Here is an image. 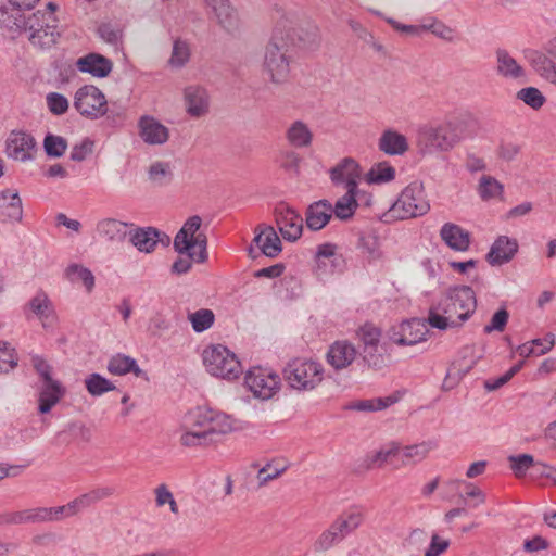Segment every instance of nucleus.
Returning a JSON list of instances; mask_svg holds the SVG:
<instances>
[{
	"label": "nucleus",
	"mask_w": 556,
	"mask_h": 556,
	"mask_svg": "<svg viewBox=\"0 0 556 556\" xmlns=\"http://www.w3.org/2000/svg\"><path fill=\"white\" fill-rule=\"evenodd\" d=\"M355 195L356 189H346V193L338 199L336 205L332 206L336 217L345 220L354 215L358 206Z\"/></svg>",
	"instance_id": "38"
},
{
	"label": "nucleus",
	"mask_w": 556,
	"mask_h": 556,
	"mask_svg": "<svg viewBox=\"0 0 556 556\" xmlns=\"http://www.w3.org/2000/svg\"><path fill=\"white\" fill-rule=\"evenodd\" d=\"M361 248L362 252L371 261L378 260L381 256V251L375 237L362 238Z\"/></svg>",
	"instance_id": "60"
},
{
	"label": "nucleus",
	"mask_w": 556,
	"mask_h": 556,
	"mask_svg": "<svg viewBox=\"0 0 556 556\" xmlns=\"http://www.w3.org/2000/svg\"><path fill=\"white\" fill-rule=\"evenodd\" d=\"M293 20L282 16L275 26L273 37L265 49L263 67L270 81L285 84L290 74V46L293 45Z\"/></svg>",
	"instance_id": "2"
},
{
	"label": "nucleus",
	"mask_w": 556,
	"mask_h": 556,
	"mask_svg": "<svg viewBox=\"0 0 556 556\" xmlns=\"http://www.w3.org/2000/svg\"><path fill=\"white\" fill-rule=\"evenodd\" d=\"M210 415L207 418L208 428L207 431H210V439L208 442L212 441V435L214 434H225L231 431L232 426L229 420V417L226 416L223 413L214 412L210 409Z\"/></svg>",
	"instance_id": "46"
},
{
	"label": "nucleus",
	"mask_w": 556,
	"mask_h": 556,
	"mask_svg": "<svg viewBox=\"0 0 556 556\" xmlns=\"http://www.w3.org/2000/svg\"><path fill=\"white\" fill-rule=\"evenodd\" d=\"M517 98L534 110L543 106L546 99L535 87H526L517 92Z\"/></svg>",
	"instance_id": "50"
},
{
	"label": "nucleus",
	"mask_w": 556,
	"mask_h": 556,
	"mask_svg": "<svg viewBox=\"0 0 556 556\" xmlns=\"http://www.w3.org/2000/svg\"><path fill=\"white\" fill-rule=\"evenodd\" d=\"M401 452L397 443L391 442L384 447L368 453L358 464L356 472L368 471L374 468H382L391 457L396 456Z\"/></svg>",
	"instance_id": "25"
},
{
	"label": "nucleus",
	"mask_w": 556,
	"mask_h": 556,
	"mask_svg": "<svg viewBox=\"0 0 556 556\" xmlns=\"http://www.w3.org/2000/svg\"><path fill=\"white\" fill-rule=\"evenodd\" d=\"M59 33L56 31V25L53 28H43L41 31L31 33L28 36L30 43L34 47L40 49H48L56 42Z\"/></svg>",
	"instance_id": "48"
},
{
	"label": "nucleus",
	"mask_w": 556,
	"mask_h": 556,
	"mask_svg": "<svg viewBox=\"0 0 556 556\" xmlns=\"http://www.w3.org/2000/svg\"><path fill=\"white\" fill-rule=\"evenodd\" d=\"M421 28H424V31H430L444 41L453 42L455 40V29L440 20L432 18L430 23L422 24Z\"/></svg>",
	"instance_id": "49"
},
{
	"label": "nucleus",
	"mask_w": 556,
	"mask_h": 556,
	"mask_svg": "<svg viewBox=\"0 0 556 556\" xmlns=\"http://www.w3.org/2000/svg\"><path fill=\"white\" fill-rule=\"evenodd\" d=\"M504 191L503 185L492 176H482L478 185V193L482 200L488 201L501 198Z\"/></svg>",
	"instance_id": "43"
},
{
	"label": "nucleus",
	"mask_w": 556,
	"mask_h": 556,
	"mask_svg": "<svg viewBox=\"0 0 556 556\" xmlns=\"http://www.w3.org/2000/svg\"><path fill=\"white\" fill-rule=\"evenodd\" d=\"M442 241L452 250L465 252L470 245V233L460 226L445 223L440 230Z\"/></svg>",
	"instance_id": "27"
},
{
	"label": "nucleus",
	"mask_w": 556,
	"mask_h": 556,
	"mask_svg": "<svg viewBox=\"0 0 556 556\" xmlns=\"http://www.w3.org/2000/svg\"><path fill=\"white\" fill-rule=\"evenodd\" d=\"M359 177V166L351 157L343 159L330 169L331 181L336 185L344 184L346 189H357Z\"/></svg>",
	"instance_id": "19"
},
{
	"label": "nucleus",
	"mask_w": 556,
	"mask_h": 556,
	"mask_svg": "<svg viewBox=\"0 0 556 556\" xmlns=\"http://www.w3.org/2000/svg\"><path fill=\"white\" fill-rule=\"evenodd\" d=\"M188 319L195 332H203L212 327L215 320L214 313L208 308H201L188 315Z\"/></svg>",
	"instance_id": "47"
},
{
	"label": "nucleus",
	"mask_w": 556,
	"mask_h": 556,
	"mask_svg": "<svg viewBox=\"0 0 556 556\" xmlns=\"http://www.w3.org/2000/svg\"><path fill=\"white\" fill-rule=\"evenodd\" d=\"M477 308L475 291L468 286L446 290L440 301L429 309L427 323L440 330L462 326Z\"/></svg>",
	"instance_id": "1"
},
{
	"label": "nucleus",
	"mask_w": 556,
	"mask_h": 556,
	"mask_svg": "<svg viewBox=\"0 0 556 556\" xmlns=\"http://www.w3.org/2000/svg\"><path fill=\"white\" fill-rule=\"evenodd\" d=\"M56 25V18L51 12L37 11L26 17L24 31H41L43 28H53Z\"/></svg>",
	"instance_id": "39"
},
{
	"label": "nucleus",
	"mask_w": 556,
	"mask_h": 556,
	"mask_svg": "<svg viewBox=\"0 0 556 556\" xmlns=\"http://www.w3.org/2000/svg\"><path fill=\"white\" fill-rule=\"evenodd\" d=\"M260 232L255 236L254 242L262 253L268 257H276L281 252V241L273 226H258Z\"/></svg>",
	"instance_id": "31"
},
{
	"label": "nucleus",
	"mask_w": 556,
	"mask_h": 556,
	"mask_svg": "<svg viewBox=\"0 0 556 556\" xmlns=\"http://www.w3.org/2000/svg\"><path fill=\"white\" fill-rule=\"evenodd\" d=\"M468 122L466 117H453L419 127L416 139L418 152L432 155L451 151L466 137Z\"/></svg>",
	"instance_id": "3"
},
{
	"label": "nucleus",
	"mask_w": 556,
	"mask_h": 556,
	"mask_svg": "<svg viewBox=\"0 0 556 556\" xmlns=\"http://www.w3.org/2000/svg\"><path fill=\"white\" fill-rule=\"evenodd\" d=\"M85 386L87 391L92 396H100L104 394L105 392L115 390V384L112 383L109 379L104 378L100 374H90L85 379Z\"/></svg>",
	"instance_id": "45"
},
{
	"label": "nucleus",
	"mask_w": 556,
	"mask_h": 556,
	"mask_svg": "<svg viewBox=\"0 0 556 556\" xmlns=\"http://www.w3.org/2000/svg\"><path fill=\"white\" fill-rule=\"evenodd\" d=\"M46 102L49 111L54 115H63L70 108L67 98L59 92H49L46 96Z\"/></svg>",
	"instance_id": "54"
},
{
	"label": "nucleus",
	"mask_w": 556,
	"mask_h": 556,
	"mask_svg": "<svg viewBox=\"0 0 556 556\" xmlns=\"http://www.w3.org/2000/svg\"><path fill=\"white\" fill-rule=\"evenodd\" d=\"M23 217L22 200L16 190L7 189L0 193V222L16 223Z\"/></svg>",
	"instance_id": "21"
},
{
	"label": "nucleus",
	"mask_w": 556,
	"mask_h": 556,
	"mask_svg": "<svg viewBox=\"0 0 556 556\" xmlns=\"http://www.w3.org/2000/svg\"><path fill=\"white\" fill-rule=\"evenodd\" d=\"M186 112L193 118H199L210 112L211 98L206 88L201 85H189L182 90Z\"/></svg>",
	"instance_id": "13"
},
{
	"label": "nucleus",
	"mask_w": 556,
	"mask_h": 556,
	"mask_svg": "<svg viewBox=\"0 0 556 556\" xmlns=\"http://www.w3.org/2000/svg\"><path fill=\"white\" fill-rule=\"evenodd\" d=\"M274 214L276 225L282 238L290 242L296 241L303 231V218L301 215L283 203L275 207Z\"/></svg>",
	"instance_id": "12"
},
{
	"label": "nucleus",
	"mask_w": 556,
	"mask_h": 556,
	"mask_svg": "<svg viewBox=\"0 0 556 556\" xmlns=\"http://www.w3.org/2000/svg\"><path fill=\"white\" fill-rule=\"evenodd\" d=\"M426 320L414 318L404 321L397 330H393L390 339L399 345H414L426 340Z\"/></svg>",
	"instance_id": "15"
},
{
	"label": "nucleus",
	"mask_w": 556,
	"mask_h": 556,
	"mask_svg": "<svg viewBox=\"0 0 556 556\" xmlns=\"http://www.w3.org/2000/svg\"><path fill=\"white\" fill-rule=\"evenodd\" d=\"M98 31L100 37L110 45L116 46L122 40V30L114 28L110 24H102Z\"/></svg>",
	"instance_id": "62"
},
{
	"label": "nucleus",
	"mask_w": 556,
	"mask_h": 556,
	"mask_svg": "<svg viewBox=\"0 0 556 556\" xmlns=\"http://www.w3.org/2000/svg\"><path fill=\"white\" fill-rule=\"evenodd\" d=\"M380 151L388 155H403L409 149L407 138L393 129L384 130L378 141Z\"/></svg>",
	"instance_id": "29"
},
{
	"label": "nucleus",
	"mask_w": 556,
	"mask_h": 556,
	"mask_svg": "<svg viewBox=\"0 0 556 556\" xmlns=\"http://www.w3.org/2000/svg\"><path fill=\"white\" fill-rule=\"evenodd\" d=\"M395 177V169L389 163L382 162L372 166L366 175L368 184H384L393 180Z\"/></svg>",
	"instance_id": "44"
},
{
	"label": "nucleus",
	"mask_w": 556,
	"mask_h": 556,
	"mask_svg": "<svg viewBox=\"0 0 556 556\" xmlns=\"http://www.w3.org/2000/svg\"><path fill=\"white\" fill-rule=\"evenodd\" d=\"M73 105L84 117L98 119L108 112V101L104 93L93 85L78 88L74 96Z\"/></svg>",
	"instance_id": "9"
},
{
	"label": "nucleus",
	"mask_w": 556,
	"mask_h": 556,
	"mask_svg": "<svg viewBox=\"0 0 556 556\" xmlns=\"http://www.w3.org/2000/svg\"><path fill=\"white\" fill-rule=\"evenodd\" d=\"M529 62L533 70L543 78L551 81L556 75V65L545 54L532 51L529 54Z\"/></svg>",
	"instance_id": "40"
},
{
	"label": "nucleus",
	"mask_w": 556,
	"mask_h": 556,
	"mask_svg": "<svg viewBox=\"0 0 556 556\" xmlns=\"http://www.w3.org/2000/svg\"><path fill=\"white\" fill-rule=\"evenodd\" d=\"M363 521L361 513H351L346 516H340L329 528L324 530L314 543L316 552H325L334 544L342 541L345 535L354 531Z\"/></svg>",
	"instance_id": "8"
},
{
	"label": "nucleus",
	"mask_w": 556,
	"mask_h": 556,
	"mask_svg": "<svg viewBox=\"0 0 556 556\" xmlns=\"http://www.w3.org/2000/svg\"><path fill=\"white\" fill-rule=\"evenodd\" d=\"M134 224L125 223L116 218H103L96 225V230L99 237L110 242L122 243L130 233L129 228Z\"/></svg>",
	"instance_id": "22"
},
{
	"label": "nucleus",
	"mask_w": 556,
	"mask_h": 556,
	"mask_svg": "<svg viewBox=\"0 0 556 556\" xmlns=\"http://www.w3.org/2000/svg\"><path fill=\"white\" fill-rule=\"evenodd\" d=\"M508 460L510 463V468L514 471L517 478H520L526 475V472L532 468V472L534 471V462L533 457L529 454H520L516 456H509Z\"/></svg>",
	"instance_id": "52"
},
{
	"label": "nucleus",
	"mask_w": 556,
	"mask_h": 556,
	"mask_svg": "<svg viewBox=\"0 0 556 556\" xmlns=\"http://www.w3.org/2000/svg\"><path fill=\"white\" fill-rule=\"evenodd\" d=\"M508 318H509V314L505 308L498 309L492 316L491 323L489 325L484 326V329H483L484 332L485 333H491L493 331L502 332L507 325Z\"/></svg>",
	"instance_id": "58"
},
{
	"label": "nucleus",
	"mask_w": 556,
	"mask_h": 556,
	"mask_svg": "<svg viewBox=\"0 0 556 556\" xmlns=\"http://www.w3.org/2000/svg\"><path fill=\"white\" fill-rule=\"evenodd\" d=\"M450 542L447 540H442L438 534H433L431 536V542L428 549L425 553V556H440L443 552L447 549Z\"/></svg>",
	"instance_id": "64"
},
{
	"label": "nucleus",
	"mask_w": 556,
	"mask_h": 556,
	"mask_svg": "<svg viewBox=\"0 0 556 556\" xmlns=\"http://www.w3.org/2000/svg\"><path fill=\"white\" fill-rule=\"evenodd\" d=\"M27 307L41 321L43 328L52 327L56 321L53 304L48 294L38 291L27 303Z\"/></svg>",
	"instance_id": "24"
},
{
	"label": "nucleus",
	"mask_w": 556,
	"mask_h": 556,
	"mask_svg": "<svg viewBox=\"0 0 556 556\" xmlns=\"http://www.w3.org/2000/svg\"><path fill=\"white\" fill-rule=\"evenodd\" d=\"M430 210L426 198L424 185L420 181H413L399 195L391 207L392 214L399 219H407L422 216Z\"/></svg>",
	"instance_id": "7"
},
{
	"label": "nucleus",
	"mask_w": 556,
	"mask_h": 556,
	"mask_svg": "<svg viewBox=\"0 0 556 556\" xmlns=\"http://www.w3.org/2000/svg\"><path fill=\"white\" fill-rule=\"evenodd\" d=\"M496 66L495 71L498 76L506 79L519 80L526 77L525 68L517 60L505 49L495 51Z\"/></svg>",
	"instance_id": "26"
},
{
	"label": "nucleus",
	"mask_w": 556,
	"mask_h": 556,
	"mask_svg": "<svg viewBox=\"0 0 556 556\" xmlns=\"http://www.w3.org/2000/svg\"><path fill=\"white\" fill-rule=\"evenodd\" d=\"M355 356L356 350L351 343L337 341L330 345L327 352V362L334 369L340 370L351 365Z\"/></svg>",
	"instance_id": "28"
},
{
	"label": "nucleus",
	"mask_w": 556,
	"mask_h": 556,
	"mask_svg": "<svg viewBox=\"0 0 556 556\" xmlns=\"http://www.w3.org/2000/svg\"><path fill=\"white\" fill-rule=\"evenodd\" d=\"M361 340L364 343V359L369 365L378 366L380 363L379 356H376L374 352L377 350V345L380 340V331L372 325H365L359 330Z\"/></svg>",
	"instance_id": "33"
},
{
	"label": "nucleus",
	"mask_w": 556,
	"mask_h": 556,
	"mask_svg": "<svg viewBox=\"0 0 556 556\" xmlns=\"http://www.w3.org/2000/svg\"><path fill=\"white\" fill-rule=\"evenodd\" d=\"M75 66L80 73L90 74L97 78H105L113 70V62L102 54L90 52L78 58Z\"/></svg>",
	"instance_id": "18"
},
{
	"label": "nucleus",
	"mask_w": 556,
	"mask_h": 556,
	"mask_svg": "<svg viewBox=\"0 0 556 556\" xmlns=\"http://www.w3.org/2000/svg\"><path fill=\"white\" fill-rule=\"evenodd\" d=\"M288 387L299 392H309L324 380V366L311 358L295 357L282 370Z\"/></svg>",
	"instance_id": "4"
},
{
	"label": "nucleus",
	"mask_w": 556,
	"mask_h": 556,
	"mask_svg": "<svg viewBox=\"0 0 556 556\" xmlns=\"http://www.w3.org/2000/svg\"><path fill=\"white\" fill-rule=\"evenodd\" d=\"M93 142L86 138L79 144L73 147L71 151V160L81 162L92 153Z\"/></svg>",
	"instance_id": "61"
},
{
	"label": "nucleus",
	"mask_w": 556,
	"mask_h": 556,
	"mask_svg": "<svg viewBox=\"0 0 556 556\" xmlns=\"http://www.w3.org/2000/svg\"><path fill=\"white\" fill-rule=\"evenodd\" d=\"M191 49L190 45L180 38H177L173 42V50L168 60V65L172 68H182L190 61Z\"/></svg>",
	"instance_id": "42"
},
{
	"label": "nucleus",
	"mask_w": 556,
	"mask_h": 556,
	"mask_svg": "<svg viewBox=\"0 0 556 556\" xmlns=\"http://www.w3.org/2000/svg\"><path fill=\"white\" fill-rule=\"evenodd\" d=\"M139 136L150 146H161L169 138L168 128L155 117L143 115L138 121Z\"/></svg>",
	"instance_id": "16"
},
{
	"label": "nucleus",
	"mask_w": 556,
	"mask_h": 556,
	"mask_svg": "<svg viewBox=\"0 0 556 556\" xmlns=\"http://www.w3.org/2000/svg\"><path fill=\"white\" fill-rule=\"evenodd\" d=\"M106 369L110 374L116 376H124L128 372H132L137 377L144 375L135 358L119 353L109 359Z\"/></svg>",
	"instance_id": "35"
},
{
	"label": "nucleus",
	"mask_w": 556,
	"mask_h": 556,
	"mask_svg": "<svg viewBox=\"0 0 556 556\" xmlns=\"http://www.w3.org/2000/svg\"><path fill=\"white\" fill-rule=\"evenodd\" d=\"M201 224L202 218L199 215L189 217L174 238V249L179 254L194 257L198 250V263H203L207 258V238L205 233L199 232Z\"/></svg>",
	"instance_id": "5"
},
{
	"label": "nucleus",
	"mask_w": 556,
	"mask_h": 556,
	"mask_svg": "<svg viewBox=\"0 0 556 556\" xmlns=\"http://www.w3.org/2000/svg\"><path fill=\"white\" fill-rule=\"evenodd\" d=\"M22 9L14 5L12 9L5 7L0 9V24L13 36L21 35L25 29L26 16L22 13Z\"/></svg>",
	"instance_id": "34"
},
{
	"label": "nucleus",
	"mask_w": 556,
	"mask_h": 556,
	"mask_svg": "<svg viewBox=\"0 0 556 556\" xmlns=\"http://www.w3.org/2000/svg\"><path fill=\"white\" fill-rule=\"evenodd\" d=\"M170 175L169 165L163 162L153 163L148 170L149 179L159 186L165 185Z\"/></svg>",
	"instance_id": "55"
},
{
	"label": "nucleus",
	"mask_w": 556,
	"mask_h": 556,
	"mask_svg": "<svg viewBox=\"0 0 556 556\" xmlns=\"http://www.w3.org/2000/svg\"><path fill=\"white\" fill-rule=\"evenodd\" d=\"M332 214L333 210L329 201L314 202L306 211V225L312 230H320L328 224Z\"/></svg>",
	"instance_id": "30"
},
{
	"label": "nucleus",
	"mask_w": 556,
	"mask_h": 556,
	"mask_svg": "<svg viewBox=\"0 0 556 556\" xmlns=\"http://www.w3.org/2000/svg\"><path fill=\"white\" fill-rule=\"evenodd\" d=\"M288 143L295 149L308 148L313 142V132L302 121H295L290 124L286 130Z\"/></svg>",
	"instance_id": "32"
},
{
	"label": "nucleus",
	"mask_w": 556,
	"mask_h": 556,
	"mask_svg": "<svg viewBox=\"0 0 556 556\" xmlns=\"http://www.w3.org/2000/svg\"><path fill=\"white\" fill-rule=\"evenodd\" d=\"M17 365L14 350L7 342H0V371L8 372Z\"/></svg>",
	"instance_id": "56"
},
{
	"label": "nucleus",
	"mask_w": 556,
	"mask_h": 556,
	"mask_svg": "<svg viewBox=\"0 0 556 556\" xmlns=\"http://www.w3.org/2000/svg\"><path fill=\"white\" fill-rule=\"evenodd\" d=\"M25 518L26 523H37V522H52L51 509L50 507H38L31 509H25Z\"/></svg>",
	"instance_id": "57"
},
{
	"label": "nucleus",
	"mask_w": 556,
	"mask_h": 556,
	"mask_svg": "<svg viewBox=\"0 0 556 556\" xmlns=\"http://www.w3.org/2000/svg\"><path fill=\"white\" fill-rule=\"evenodd\" d=\"M244 382L253 395L261 400L271 399L281 386L279 375L271 369L263 367H254L250 369L245 377Z\"/></svg>",
	"instance_id": "11"
},
{
	"label": "nucleus",
	"mask_w": 556,
	"mask_h": 556,
	"mask_svg": "<svg viewBox=\"0 0 556 556\" xmlns=\"http://www.w3.org/2000/svg\"><path fill=\"white\" fill-rule=\"evenodd\" d=\"M65 277L72 283L81 281L87 292H91L94 287V276L90 269L79 264H71L65 269Z\"/></svg>",
	"instance_id": "41"
},
{
	"label": "nucleus",
	"mask_w": 556,
	"mask_h": 556,
	"mask_svg": "<svg viewBox=\"0 0 556 556\" xmlns=\"http://www.w3.org/2000/svg\"><path fill=\"white\" fill-rule=\"evenodd\" d=\"M66 389L55 379L42 381L38 393V410L40 414L49 413L62 397L65 395Z\"/></svg>",
	"instance_id": "23"
},
{
	"label": "nucleus",
	"mask_w": 556,
	"mask_h": 556,
	"mask_svg": "<svg viewBox=\"0 0 556 556\" xmlns=\"http://www.w3.org/2000/svg\"><path fill=\"white\" fill-rule=\"evenodd\" d=\"M518 251V242L514 238L500 236L492 244L486 261L492 266H500L508 263Z\"/></svg>",
	"instance_id": "20"
},
{
	"label": "nucleus",
	"mask_w": 556,
	"mask_h": 556,
	"mask_svg": "<svg viewBox=\"0 0 556 556\" xmlns=\"http://www.w3.org/2000/svg\"><path fill=\"white\" fill-rule=\"evenodd\" d=\"M300 163H301V157L294 151H287L281 154L280 166L285 170L298 173Z\"/></svg>",
	"instance_id": "63"
},
{
	"label": "nucleus",
	"mask_w": 556,
	"mask_h": 556,
	"mask_svg": "<svg viewBox=\"0 0 556 556\" xmlns=\"http://www.w3.org/2000/svg\"><path fill=\"white\" fill-rule=\"evenodd\" d=\"M287 470V466H277L274 462L267 463L258 469L256 479L258 486H264L274 479L280 477Z\"/></svg>",
	"instance_id": "53"
},
{
	"label": "nucleus",
	"mask_w": 556,
	"mask_h": 556,
	"mask_svg": "<svg viewBox=\"0 0 556 556\" xmlns=\"http://www.w3.org/2000/svg\"><path fill=\"white\" fill-rule=\"evenodd\" d=\"M203 364L206 370L215 377L236 379L242 372L237 356L224 345H212L203 351Z\"/></svg>",
	"instance_id": "6"
},
{
	"label": "nucleus",
	"mask_w": 556,
	"mask_h": 556,
	"mask_svg": "<svg viewBox=\"0 0 556 556\" xmlns=\"http://www.w3.org/2000/svg\"><path fill=\"white\" fill-rule=\"evenodd\" d=\"M43 148L49 156L60 157L67 149V141L61 136L48 134L43 140Z\"/></svg>",
	"instance_id": "51"
},
{
	"label": "nucleus",
	"mask_w": 556,
	"mask_h": 556,
	"mask_svg": "<svg viewBox=\"0 0 556 556\" xmlns=\"http://www.w3.org/2000/svg\"><path fill=\"white\" fill-rule=\"evenodd\" d=\"M218 25L227 33H235L239 29L240 23L237 11L229 0H204Z\"/></svg>",
	"instance_id": "17"
},
{
	"label": "nucleus",
	"mask_w": 556,
	"mask_h": 556,
	"mask_svg": "<svg viewBox=\"0 0 556 556\" xmlns=\"http://www.w3.org/2000/svg\"><path fill=\"white\" fill-rule=\"evenodd\" d=\"M36 141L25 131H12L5 144V152L10 159L26 162L33 159Z\"/></svg>",
	"instance_id": "14"
},
{
	"label": "nucleus",
	"mask_w": 556,
	"mask_h": 556,
	"mask_svg": "<svg viewBox=\"0 0 556 556\" xmlns=\"http://www.w3.org/2000/svg\"><path fill=\"white\" fill-rule=\"evenodd\" d=\"M520 146L513 141H501L497 148V155L500 159L510 162L520 153Z\"/></svg>",
	"instance_id": "59"
},
{
	"label": "nucleus",
	"mask_w": 556,
	"mask_h": 556,
	"mask_svg": "<svg viewBox=\"0 0 556 556\" xmlns=\"http://www.w3.org/2000/svg\"><path fill=\"white\" fill-rule=\"evenodd\" d=\"M210 409L198 407L189 412L182 421L184 433L180 437V443L185 446H198L208 443L210 431H207V418Z\"/></svg>",
	"instance_id": "10"
},
{
	"label": "nucleus",
	"mask_w": 556,
	"mask_h": 556,
	"mask_svg": "<svg viewBox=\"0 0 556 556\" xmlns=\"http://www.w3.org/2000/svg\"><path fill=\"white\" fill-rule=\"evenodd\" d=\"M130 235L131 243L140 251L150 253L154 250L161 232L153 227L138 228Z\"/></svg>",
	"instance_id": "36"
},
{
	"label": "nucleus",
	"mask_w": 556,
	"mask_h": 556,
	"mask_svg": "<svg viewBox=\"0 0 556 556\" xmlns=\"http://www.w3.org/2000/svg\"><path fill=\"white\" fill-rule=\"evenodd\" d=\"M435 447L437 444L433 441H422L417 444L404 446L401 450L403 455V465H414L422 462Z\"/></svg>",
	"instance_id": "37"
}]
</instances>
